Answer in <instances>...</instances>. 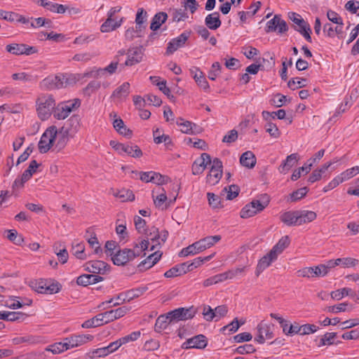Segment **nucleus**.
<instances>
[{
	"label": "nucleus",
	"instance_id": "1",
	"mask_svg": "<svg viewBox=\"0 0 359 359\" xmlns=\"http://www.w3.org/2000/svg\"><path fill=\"white\" fill-rule=\"evenodd\" d=\"M222 239L221 236H210L199 240L189 245L188 247L183 248L180 252V257H187L198 254L203 250L212 247L213 245L219 242Z\"/></svg>",
	"mask_w": 359,
	"mask_h": 359
},
{
	"label": "nucleus",
	"instance_id": "2",
	"mask_svg": "<svg viewBox=\"0 0 359 359\" xmlns=\"http://www.w3.org/2000/svg\"><path fill=\"white\" fill-rule=\"evenodd\" d=\"M270 203V196L266 194H262L259 198L252 200L246 204L241 210L240 216L242 218L251 217L258 212L264 210Z\"/></svg>",
	"mask_w": 359,
	"mask_h": 359
},
{
	"label": "nucleus",
	"instance_id": "3",
	"mask_svg": "<svg viewBox=\"0 0 359 359\" xmlns=\"http://www.w3.org/2000/svg\"><path fill=\"white\" fill-rule=\"evenodd\" d=\"M36 111L41 121L47 120L53 113L55 100L52 95L42 94L36 100Z\"/></svg>",
	"mask_w": 359,
	"mask_h": 359
},
{
	"label": "nucleus",
	"instance_id": "4",
	"mask_svg": "<svg viewBox=\"0 0 359 359\" xmlns=\"http://www.w3.org/2000/svg\"><path fill=\"white\" fill-rule=\"evenodd\" d=\"M288 18L293 22V29L301 34L308 42L311 43L312 41L311 29L309 24L299 14L294 12H289Z\"/></svg>",
	"mask_w": 359,
	"mask_h": 359
},
{
	"label": "nucleus",
	"instance_id": "5",
	"mask_svg": "<svg viewBox=\"0 0 359 359\" xmlns=\"http://www.w3.org/2000/svg\"><path fill=\"white\" fill-rule=\"evenodd\" d=\"M57 135V130L55 126H52L45 130L38 144L40 153L45 154L50 150L54 144Z\"/></svg>",
	"mask_w": 359,
	"mask_h": 359
},
{
	"label": "nucleus",
	"instance_id": "6",
	"mask_svg": "<svg viewBox=\"0 0 359 359\" xmlns=\"http://www.w3.org/2000/svg\"><path fill=\"white\" fill-rule=\"evenodd\" d=\"M68 79L63 74L48 76L41 82V86L47 90L60 89L69 85Z\"/></svg>",
	"mask_w": 359,
	"mask_h": 359
},
{
	"label": "nucleus",
	"instance_id": "7",
	"mask_svg": "<svg viewBox=\"0 0 359 359\" xmlns=\"http://www.w3.org/2000/svg\"><path fill=\"white\" fill-rule=\"evenodd\" d=\"M212 163L209 174L206 177V182L210 185H215L223 175V164L218 158H215Z\"/></svg>",
	"mask_w": 359,
	"mask_h": 359
},
{
	"label": "nucleus",
	"instance_id": "8",
	"mask_svg": "<svg viewBox=\"0 0 359 359\" xmlns=\"http://www.w3.org/2000/svg\"><path fill=\"white\" fill-rule=\"evenodd\" d=\"M196 311V309L192 306L189 308L181 307L176 309L168 312V315H169L170 320L174 323L191 319L195 316Z\"/></svg>",
	"mask_w": 359,
	"mask_h": 359
},
{
	"label": "nucleus",
	"instance_id": "9",
	"mask_svg": "<svg viewBox=\"0 0 359 359\" xmlns=\"http://www.w3.org/2000/svg\"><path fill=\"white\" fill-rule=\"evenodd\" d=\"M264 29L266 33L277 32L278 34H283L288 31L289 27L287 22L281 18L280 15H275L266 22Z\"/></svg>",
	"mask_w": 359,
	"mask_h": 359
},
{
	"label": "nucleus",
	"instance_id": "10",
	"mask_svg": "<svg viewBox=\"0 0 359 359\" xmlns=\"http://www.w3.org/2000/svg\"><path fill=\"white\" fill-rule=\"evenodd\" d=\"M138 255H135L130 248L118 249L111 258L114 264L116 266H124L128 262L137 257Z\"/></svg>",
	"mask_w": 359,
	"mask_h": 359
},
{
	"label": "nucleus",
	"instance_id": "11",
	"mask_svg": "<svg viewBox=\"0 0 359 359\" xmlns=\"http://www.w3.org/2000/svg\"><path fill=\"white\" fill-rule=\"evenodd\" d=\"M81 118L78 115H73L71 116L60 129V133H65V135H69L74 137L76 133L79 130L81 127Z\"/></svg>",
	"mask_w": 359,
	"mask_h": 359
},
{
	"label": "nucleus",
	"instance_id": "12",
	"mask_svg": "<svg viewBox=\"0 0 359 359\" xmlns=\"http://www.w3.org/2000/svg\"><path fill=\"white\" fill-rule=\"evenodd\" d=\"M211 163H212V161L209 154H201V156L194 161L191 167L192 174L194 175L202 174L207 168V165Z\"/></svg>",
	"mask_w": 359,
	"mask_h": 359
},
{
	"label": "nucleus",
	"instance_id": "13",
	"mask_svg": "<svg viewBox=\"0 0 359 359\" xmlns=\"http://www.w3.org/2000/svg\"><path fill=\"white\" fill-rule=\"evenodd\" d=\"M84 270L92 273L104 274L110 269V266L101 260H93L86 262L84 265Z\"/></svg>",
	"mask_w": 359,
	"mask_h": 359
},
{
	"label": "nucleus",
	"instance_id": "14",
	"mask_svg": "<svg viewBox=\"0 0 359 359\" xmlns=\"http://www.w3.org/2000/svg\"><path fill=\"white\" fill-rule=\"evenodd\" d=\"M190 32H184L180 36L172 39L167 46L166 54L171 55L175 52L178 48L184 46L186 41L190 36Z\"/></svg>",
	"mask_w": 359,
	"mask_h": 359
},
{
	"label": "nucleus",
	"instance_id": "15",
	"mask_svg": "<svg viewBox=\"0 0 359 359\" xmlns=\"http://www.w3.org/2000/svg\"><path fill=\"white\" fill-rule=\"evenodd\" d=\"M324 266L319 264L313 267H304L297 271L298 276L304 278L323 277L327 275Z\"/></svg>",
	"mask_w": 359,
	"mask_h": 359
},
{
	"label": "nucleus",
	"instance_id": "16",
	"mask_svg": "<svg viewBox=\"0 0 359 359\" xmlns=\"http://www.w3.org/2000/svg\"><path fill=\"white\" fill-rule=\"evenodd\" d=\"M93 338V336L90 334L72 335L65 338L64 341L66 344L67 350H68L92 341Z\"/></svg>",
	"mask_w": 359,
	"mask_h": 359
},
{
	"label": "nucleus",
	"instance_id": "17",
	"mask_svg": "<svg viewBox=\"0 0 359 359\" xmlns=\"http://www.w3.org/2000/svg\"><path fill=\"white\" fill-rule=\"evenodd\" d=\"M144 49L142 46L133 48L128 50V58L125 62L126 66H133L142 60Z\"/></svg>",
	"mask_w": 359,
	"mask_h": 359
},
{
	"label": "nucleus",
	"instance_id": "18",
	"mask_svg": "<svg viewBox=\"0 0 359 359\" xmlns=\"http://www.w3.org/2000/svg\"><path fill=\"white\" fill-rule=\"evenodd\" d=\"M130 310V308L126 306L119 307L116 309L110 310L101 313L103 316L104 321L105 324L112 322L116 319H118L124 316Z\"/></svg>",
	"mask_w": 359,
	"mask_h": 359
},
{
	"label": "nucleus",
	"instance_id": "19",
	"mask_svg": "<svg viewBox=\"0 0 359 359\" xmlns=\"http://www.w3.org/2000/svg\"><path fill=\"white\" fill-rule=\"evenodd\" d=\"M208 344L207 338L203 334H198L188 339L185 342L183 343L182 348L188 349L191 348H204Z\"/></svg>",
	"mask_w": 359,
	"mask_h": 359
},
{
	"label": "nucleus",
	"instance_id": "20",
	"mask_svg": "<svg viewBox=\"0 0 359 359\" xmlns=\"http://www.w3.org/2000/svg\"><path fill=\"white\" fill-rule=\"evenodd\" d=\"M162 256V252L160 251H156L149 256H148L145 259L142 261L137 266L140 271H144L145 269H150L155 264H156Z\"/></svg>",
	"mask_w": 359,
	"mask_h": 359
},
{
	"label": "nucleus",
	"instance_id": "21",
	"mask_svg": "<svg viewBox=\"0 0 359 359\" xmlns=\"http://www.w3.org/2000/svg\"><path fill=\"white\" fill-rule=\"evenodd\" d=\"M277 259V257L273 254L271 255V250L263 257H262L256 267V276H258L265 269L271 265V264Z\"/></svg>",
	"mask_w": 359,
	"mask_h": 359
},
{
	"label": "nucleus",
	"instance_id": "22",
	"mask_svg": "<svg viewBox=\"0 0 359 359\" xmlns=\"http://www.w3.org/2000/svg\"><path fill=\"white\" fill-rule=\"evenodd\" d=\"M103 277L93 274H83L79 276L76 279V283L79 285L87 286L91 284H95L102 281Z\"/></svg>",
	"mask_w": 359,
	"mask_h": 359
},
{
	"label": "nucleus",
	"instance_id": "23",
	"mask_svg": "<svg viewBox=\"0 0 359 359\" xmlns=\"http://www.w3.org/2000/svg\"><path fill=\"white\" fill-rule=\"evenodd\" d=\"M298 161V154H292L287 156L286 159L284 160L278 167V171L280 173L285 174L290 169L293 167Z\"/></svg>",
	"mask_w": 359,
	"mask_h": 359
},
{
	"label": "nucleus",
	"instance_id": "24",
	"mask_svg": "<svg viewBox=\"0 0 359 359\" xmlns=\"http://www.w3.org/2000/svg\"><path fill=\"white\" fill-rule=\"evenodd\" d=\"M297 214V210L285 212L280 215V220L289 226H299Z\"/></svg>",
	"mask_w": 359,
	"mask_h": 359
},
{
	"label": "nucleus",
	"instance_id": "25",
	"mask_svg": "<svg viewBox=\"0 0 359 359\" xmlns=\"http://www.w3.org/2000/svg\"><path fill=\"white\" fill-rule=\"evenodd\" d=\"M222 22L219 19V12H214L208 15L205 18V25L208 28L215 30L221 26Z\"/></svg>",
	"mask_w": 359,
	"mask_h": 359
},
{
	"label": "nucleus",
	"instance_id": "26",
	"mask_svg": "<svg viewBox=\"0 0 359 359\" xmlns=\"http://www.w3.org/2000/svg\"><path fill=\"white\" fill-rule=\"evenodd\" d=\"M171 323H172V322L170 320L168 313L166 314L161 315L157 318L156 320L154 330L156 332L161 333Z\"/></svg>",
	"mask_w": 359,
	"mask_h": 359
},
{
	"label": "nucleus",
	"instance_id": "27",
	"mask_svg": "<svg viewBox=\"0 0 359 359\" xmlns=\"http://www.w3.org/2000/svg\"><path fill=\"white\" fill-rule=\"evenodd\" d=\"M241 164L248 168H253L256 164V157L251 151L244 152L240 158Z\"/></svg>",
	"mask_w": 359,
	"mask_h": 359
},
{
	"label": "nucleus",
	"instance_id": "28",
	"mask_svg": "<svg viewBox=\"0 0 359 359\" xmlns=\"http://www.w3.org/2000/svg\"><path fill=\"white\" fill-rule=\"evenodd\" d=\"M148 289V286H142L129 290L124 293L125 297L123 299V301L130 302L135 298H137L142 295Z\"/></svg>",
	"mask_w": 359,
	"mask_h": 359
},
{
	"label": "nucleus",
	"instance_id": "29",
	"mask_svg": "<svg viewBox=\"0 0 359 359\" xmlns=\"http://www.w3.org/2000/svg\"><path fill=\"white\" fill-rule=\"evenodd\" d=\"M39 166V164L36 160L30 161L28 168L26 169L21 175V186H24V184L32 177V175L36 172V170Z\"/></svg>",
	"mask_w": 359,
	"mask_h": 359
},
{
	"label": "nucleus",
	"instance_id": "30",
	"mask_svg": "<svg viewBox=\"0 0 359 359\" xmlns=\"http://www.w3.org/2000/svg\"><path fill=\"white\" fill-rule=\"evenodd\" d=\"M130 86L128 82H124L113 91L111 97L118 100L126 98L130 93Z\"/></svg>",
	"mask_w": 359,
	"mask_h": 359
},
{
	"label": "nucleus",
	"instance_id": "31",
	"mask_svg": "<svg viewBox=\"0 0 359 359\" xmlns=\"http://www.w3.org/2000/svg\"><path fill=\"white\" fill-rule=\"evenodd\" d=\"M290 240L288 236L282 237L271 250V255L273 254L278 257V255L290 245Z\"/></svg>",
	"mask_w": 359,
	"mask_h": 359
},
{
	"label": "nucleus",
	"instance_id": "32",
	"mask_svg": "<svg viewBox=\"0 0 359 359\" xmlns=\"http://www.w3.org/2000/svg\"><path fill=\"white\" fill-rule=\"evenodd\" d=\"M168 18V15L165 12H159L154 15L152 18L150 29L153 31L158 29Z\"/></svg>",
	"mask_w": 359,
	"mask_h": 359
},
{
	"label": "nucleus",
	"instance_id": "33",
	"mask_svg": "<svg viewBox=\"0 0 359 359\" xmlns=\"http://www.w3.org/2000/svg\"><path fill=\"white\" fill-rule=\"evenodd\" d=\"M69 108H67L66 104L64 102H60L57 105L55 104L53 116L55 118L58 120H62L66 118L69 113Z\"/></svg>",
	"mask_w": 359,
	"mask_h": 359
},
{
	"label": "nucleus",
	"instance_id": "34",
	"mask_svg": "<svg viewBox=\"0 0 359 359\" xmlns=\"http://www.w3.org/2000/svg\"><path fill=\"white\" fill-rule=\"evenodd\" d=\"M145 235L147 236V238L150 239L153 243V245H151L150 250H154L156 246L161 245V243L159 241L160 233L158 228L152 226L151 229H147V234Z\"/></svg>",
	"mask_w": 359,
	"mask_h": 359
},
{
	"label": "nucleus",
	"instance_id": "35",
	"mask_svg": "<svg viewBox=\"0 0 359 359\" xmlns=\"http://www.w3.org/2000/svg\"><path fill=\"white\" fill-rule=\"evenodd\" d=\"M299 225L311 222L316 219L317 215L313 211L310 210H297Z\"/></svg>",
	"mask_w": 359,
	"mask_h": 359
},
{
	"label": "nucleus",
	"instance_id": "36",
	"mask_svg": "<svg viewBox=\"0 0 359 359\" xmlns=\"http://www.w3.org/2000/svg\"><path fill=\"white\" fill-rule=\"evenodd\" d=\"M104 324L103 316L101 315V313H99L95 317L84 321L81 325V327L83 328H91L99 327Z\"/></svg>",
	"mask_w": 359,
	"mask_h": 359
},
{
	"label": "nucleus",
	"instance_id": "37",
	"mask_svg": "<svg viewBox=\"0 0 359 359\" xmlns=\"http://www.w3.org/2000/svg\"><path fill=\"white\" fill-rule=\"evenodd\" d=\"M90 233V237L87 239L90 246L94 249V254L99 255L100 257L102 255V249L100 245L98 239L93 232H90V230H87L86 233Z\"/></svg>",
	"mask_w": 359,
	"mask_h": 359
},
{
	"label": "nucleus",
	"instance_id": "38",
	"mask_svg": "<svg viewBox=\"0 0 359 359\" xmlns=\"http://www.w3.org/2000/svg\"><path fill=\"white\" fill-rule=\"evenodd\" d=\"M333 163L334 162L327 163L324 164L320 168L313 170L311 175L309 177L308 182L310 183H313L320 180L322 177V174L324 173Z\"/></svg>",
	"mask_w": 359,
	"mask_h": 359
},
{
	"label": "nucleus",
	"instance_id": "39",
	"mask_svg": "<svg viewBox=\"0 0 359 359\" xmlns=\"http://www.w3.org/2000/svg\"><path fill=\"white\" fill-rule=\"evenodd\" d=\"M162 193H161L158 196H157L156 198L154 197V191H152V197L154 199V203L156 208H161L162 210L167 209L169 204L164 203L166 202L168 198L165 194V191L163 188H161Z\"/></svg>",
	"mask_w": 359,
	"mask_h": 359
},
{
	"label": "nucleus",
	"instance_id": "40",
	"mask_svg": "<svg viewBox=\"0 0 359 359\" xmlns=\"http://www.w3.org/2000/svg\"><path fill=\"white\" fill-rule=\"evenodd\" d=\"M114 196L121 200L122 202L133 201L135 195L133 192L127 189H122L114 194Z\"/></svg>",
	"mask_w": 359,
	"mask_h": 359
},
{
	"label": "nucleus",
	"instance_id": "41",
	"mask_svg": "<svg viewBox=\"0 0 359 359\" xmlns=\"http://www.w3.org/2000/svg\"><path fill=\"white\" fill-rule=\"evenodd\" d=\"M312 167V163L308 162V161L304 163V165L298 169L295 170L292 176L291 180L292 181L297 180L302 175V173L307 174L310 172Z\"/></svg>",
	"mask_w": 359,
	"mask_h": 359
},
{
	"label": "nucleus",
	"instance_id": "42",
	"mask_svg": "<svg viewBox=\"0 0 359 359\" xmlns=\"http://www.w3.org/2000/svg\"><path fill=\"white\" fill-rule=\"evenodd\" d=\"M243 324V323L240 324L237 318H236L229 324L222 327L220 331L223 334H230L231 333L236 332L238 330L240 325Z\"/></svg>",
	"mask_w": 359,
	"mask_h": 359
},
{
	"label": "nucleus",
	"instance_id": "43",
	"mask_svg": "<svg viewBox=\"0 0 359 359\" xmlns=\"http://www.w3.org/2000/svg\"><path fill=\"white\" fill-rule=\"evenodd\" d=\"M176 124L181 128L180 130L183 133L192 135V122L179 117L176 119Z\"/></svg>",
	"mask_w": 359,
	"mask_h": 359
},
{
	"label": "nucleus",
	"instance_id": "44",
	"mask_svg": "<svg viewBox=\"0 0 359 359\" xmlns=\"http://www.w3.org/2000/svg\"><path fill=\"white\" fill-rule=\"evenodd\" d=\"M331 297L333 299L340 300L344 296H348L351 295V297H353L355 295V294H352V290L350 288L344 287L340 290H337L334 291H332L330 294Z\"/></svg>",
	"mask_w": 359,
	"mask_h": 359
},
{
	"label": "nucleus",
	"instance_id": "45",
	"mask_svg": "<svg viewBox=\"0 0 359 359\" xmlns=\"http://www.w3.org/2000/svg\"><path fill=\"white\" fill-rule=\"evenodd\" d=\"M349 304L347 302L341 303L337 305L330 306H327L325 309V311L330 313H339V312H344L346 311H351L352 310V306H350L348 308V306Z\"/></svg>",
	"mask_w": 359,
	"mask_h": 359
},
{
	"label": "nucleus",
	"instance_id": "46",
	"mask_svg": "<svg viewBox=\"0 0 359 359\" xmlns=\"http://www.w3.org/2000/svg\"><path fill=\"white\" fill-rule=\"evenodd\" d=\"M72 249L74 251L73 254L76 258L82 260L87 259V255L85 253V245L83 243H79L76 245H73Z\"/></svg>",
	"mask_w": 359,
	"mask_h": 359
},
{
	"label": "nucleus",
	"instance_id": "47",
	"mask_svg": "<svg viewBox=\"0 0 359 359\" xmlns=\"http://www.w3.org/2000/svg\"><path fill=\"white\" fill-rule=\"evenodd\" d=\"M124 153L133 158H140L142 156V150L135 144H126Z\"/></svg>",
	"mask_w": 359,
	"mask_h": 359
},
{
	"label": "nucleus",
	"instance_id": "48",
	"mask_svg": "<svg viewBox=\"0 0 359 359\" xmlns=\"http://www.w3.org/2000/svg\"><path fill=\"white\" fill-rule=\"evenodd\" d=\"M57 134L58 137L55 144V149H57V151H60L65 147L69 138L72 137L69 135H65V133H60V130L57 131Z\"/></svg>",
	"mask_w": 359,
	"mask_h": 359
},
{
	"label": "nucleus",
	"instance_id": "49",
	"mask_svg": "<svg viewBox=\"0 0 359 359\" xmlns=\"http://www.w3.org/2000/svg\"><path fill=\"white\" fill-rule=\"evenodd\" d=\"M120 249L118 244L114 241H107L104 245L105 253L110 256L111 258L116 253L115 251Z\"/></svg>",
	"mask_w": 359,
	"mask_h": 359
},
{
	"label": "nucleus",
	"instance_id": "50",
	"mask_svg": "<svg viewBox=\"0 0 359 359\" xmlns=\"http://www.w3.org/2000/svg\"><path fill=\"white\" fill-rule=\"evenodd\" d=\"M135 226L136 230L140 233L147 234V229L146 227V221L141 217L135 215L134 217Z\"/></svg>",
	"mask_w": 359,
	"mask_h": 359
},
{
	"label": "nucleus",
	"instance_id": "51",
	"mask_svg": "<svg viewBox=\"0 0 359 359\" xmlns=\"http://www.w3.org/2000/svg\"><path fill=\"white\" fill-rule=\"evenodd\" d=\"M323 32L327 33V35L329 37H334L335 33L336 34H341L342 33V27L337 26L336 27H333L332 25L330 23H326L323 26Z\"/></svg>",
	"mask_w": 359,
	"mask_h": 359
},
{
	"label": "nucleus",
	"instance_id": "52",
	"mask_svg": "<svg viewBox=\"0 0 359 359\" xmlns=\"http://www.w3.org/2000/svg\"><path fill=\"white\" fill-rule=\"evenodd\" d=\"M46 351L52 352L53 354H58L65 351H67V346L65 341L63 342H57L52 345L48 346L46 348Z\"/></svg>",
	"mask_w": 359,
	"mask_h": 359
},
{
	"label": "nucleus",
	"instance_id": "53",
	"mask_svg": "<svg viewBox=\"0 0 359 359\" xmlns=\"http://www.w3.org/2000/svg\"><path fill=\"white\" fill-rule=\"evenodd\" d=\"M48 281L46 280H34L31 282V287L37 292L46 294V286H47Z\"/></svg>",
	"mask_w": 359,
	"mask_h": 359
},
{
	"label": "nucleus",
	"instance_id": "54",
	"mask_svg": "<svg viewBox=\"0 0 359 359\" xmlns=\"http://www.w3.org/2000/svg\"><path fill=\"white\" fill-rule=\"evenodd\" d=\"M266 131L274 138H278L280 135V132L277 126L271 121H268L265 125Z\"/></svg>",
	"mask_w": 359,
	"mask_h": 359
},
{
	"label": "nucleus",
	"instance_id": "55",
	"mask_svg": "<svg viewBox=\"0 0 359 359\" xmlns=\"http://www.w3.org/2000/svg\"><path fill=\"white\" fill-rule=\"evenodd\" d=\"M24 48V43H11L6 46V50L13 55H22Z\"/></svg>",
	"mask_w": 359,
	"mask_h": 359
},
{
	"label": "nucleus",
	"instance_id": "56",
	"mask_svg": "<svg viewBox=\"0 0 359 359\" xmlns=\"http://www.w3.org/2000/svg\"><path fill=\"white\" fill-rule=\"evenodd\" d=\"M100 82L97 81H91L86 88H83V91L84 95L90 96L93 93L95 92L100 88Z\"/></svg>",
	"mask_w": 359,
	"mask_h": 359
},
{
	"label": "nucleus",
	"instance_id": "57",
	"mask_svg": "<svg viewBox=\"0 0 359 359\" xmlns=\"http://www.w3.org/2000/svg\"><path fill=\"white\" fill-rule=\"evenodd\" d=\"M306 81L305 79L292 78L287 82V86L292 89L301 88L306 86L304 82Z\"/></svg>",
	"mask_w": 359,
	"mask_h": 359
},
{
	"label": "nucleus",
	"instance_id": "58",
	"mask_svg": "<svg viewBox=\"0 0 359 359\" xmlns=\"http://www.w3.org/2000/svg\"><path fill=\"white\" fill-rule=\"evenodd\" d=\"M308 191H309V189L306 187L300 188V189L293 191L290 194L291 201L293 202H295V201H297L302 199L306 195Z\"/></svg>",
	"mask_w": 359,
	"mask_h": 359
},
{
	"label": "nucleus",
	"instance_id": "59",
	"mask_svg": "<svg viewBox=\"0 0 359 359\" xmlns=\"http://www.w3.org/2000/svg\"><path fill=\"white\" fill-rule=\"evenodd\" d=\"M8 321H23L27 318L26 313L20 311H8Z\"/></svg>",
	"mask_w": 359,
	"mask_h": 359
},
{
	"label": "nucleus",
	"instance_id": "60",
	"mask_svg": "<svg viewBox=\"0 0 359 359\" xmlns=\"http://www.w3.org/2000/svg\"><path fill=\"white\" fill-rule=\"evenodd\" d=\"M114 19L113 18L107 17V20L103 22L100 27L102 32H109L116 29L114 25Z\"/></svg>",
	"mask_w": 359,
	"mask_h": 359
},
{
	"label": "nucleus",
	"instance_id": "61",
	"mask_svg": "<svg viewBox=\"0 0 359 359\" xmlns=\"http://www.w3.org/2000/svg\"><path fill=\"white\" fill-rule=\"evenodd\" d=\"M257 332H262V334L264 337L265 336L266 339H271L273 336V332L271 331V327L269 325L261 322L257 325Z\"/></svg>",
	"mask_w": 359,
	"mask_h": 359
},
{
	"label": "nucleus",
	"instance_id": "62",
	"mask_svg": "<svg viewBox=\"0 0 359 359\" xmlns=\"http://www.w3.org/2000/svg\"><path fill=\"white\" fill-rule=\"evenodd\" d=\"M184 274V271L178 267L177 264L165 272L164 276L167 278L180 276Z\"/></svg>",
	"mask_w": 359,
	"mask_h": 359
},
{
	"label": "nucleus",
	"instance_id": "63",
	"mask_svg": "<svg viewBox=\"0 0 359 359\" xmlns=\"http://www.w3.org/2000/svg\"><path fill=\"white\" fill-rule=\"evenodd\" d=\"M274 97V98L270 100V103L276 107H282L287 101V97L280 93H277Z\"/></svg>",
	"mask_w": 359,
	"mask_h": 359
},
{
	"label": "nucleus",
	"instance_id": "64",
	"mask_svg": "<svg viewBox=\"0 0 359 359\" xmlns=\"http://www.w3.org/2000/svg\"><path fill=\"white\" fill-rule=\"evenodd\" d=\"M358 173H359V166H355L352 168L347 169L341 172L340 175L343 177V181L344 182L356 175Z\"/></svg>",
	"mask_w": 359,
	"mask_h": 359
}]
</instances>
